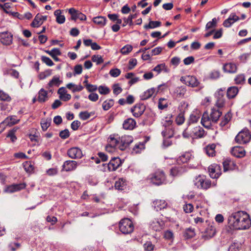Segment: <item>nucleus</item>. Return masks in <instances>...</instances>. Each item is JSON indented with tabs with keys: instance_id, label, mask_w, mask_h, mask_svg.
Here are the masks:
<instances>
[{
	"instance_id": "obj_23",
	"label": "nucleus",
	"mask_w": 251,
	"mask_h": 251,
	"mask_svg": "<svg viewBox=\"0 0 251 251\" xmlns=\"http://www.w3.org/2000/svg\"><path fill=\"white\" fill-rule=\"evenodd\" d=\"M231 154L236 157L241 158L245 155V151L243 147H234L231 151Z\"/></svg>"
},
{
	"instance_id": "obj_24",
	"label": "nucleus",
	"mask_w": 251,
	"mask_h": 251,
	"mask_svg": "<svg viewBox=\"0 0 251 251\" xmlns=\"http://www.w3.org/2000/svg\"><path fill=\"white\" fill-rule=\"evenodd\" d=\"M239 20V17L237 16L235 13H233L231 14L227 19L224 21L223 25L225 27H229L232 24Z\"/></svg>"
},
{
	"instance_id": "obj_13",
	"label": "nucleus",
	"mask_w": 251,
	"mask_h": 251,
	"mask_svg": "<svg viewBox=\"0 0 251 251\" xmlns=\"http://www.w3.org/2000/svg\"><path fill=\"white\" fill-rule=\"evenodd\" d=\"M13 35L8 31L0 33V42L4 45H10L12 44Z\"/></svg>"
},
{
	"instance_id": "obj_29",
	"label": "nucleus",
	"mask_w": 251,
	"mask_h": 251,
	"mask_svg": "<svg viewBox=\"0 0 251 251\" xmlns=\"http://www.w3.org/2000/svg\"><path fill=\"white\" fill-rule=\"evenodd\" d=\"M223 69L226 73H235L237 70V67L236 64H224Z\"/></svg>"
},
{
	"instance_id": "obj_34",
	"label": "nucleus",
	"mask_w": 251,
	"mask_h": 251,
	"mask_svg": "<svg viewBox=\"0 0 251 251\" xmlns=\"http://www.w3.org/2000/svg\"><path fill=\"white\" fill-rule=\"evenodd\" d=\"M46 52L50 54L55 61H59V58L57 56L61 54V52L59 49L54 48L51 50H46Z\"/></svg>"
},
{
	"instance_id": "obj_35",
	"label": "nucleus",
	"mask_w": 251,
	"mask_h": 251,
	"mask_svg": "<svg viewBox=\"0 0 251 251\" xmlns=\"http://www.w3.org/2000/svg\"><path fill=\"white\" fill-rule=\"evenodd\" d=\"M93 21L94 23L100 26H103L105 25L107 20L105 17L98 16L94 17L93 19Z\"/></svg>"
},
{
	"instance_id": "obj_12",
	"label": "nucleus",
	"mask_w": 251,
	"mask_h": 251,
	"mask_svg": "<svg viewBox=\"0 0 251 251\" xmlns=\"http://www.w3.org/2000/svg\"><path fill=\"white\" fill-rule=\"evenodd\" d=\"M120 138V145L119 149L120 150H125L133 141L132 136L125 135Z\"/></svg>"
},
{
	"instance_id": "obj_16",
	"label": "nucleus",
	"mask_w": 251,
	"mask_h": 251,
	"mask_svg": "<svg viewBox=\"0 0 251 251\" xmlns=\"http://www.w3.org/2000/svg\"><path fill=\"white\" fill-rule=\"evenodd\" d=\"M67 154L72 159H79L83 156L81 150L77 147L69 149L67 151Z\"/></svg>"
},
{
	"instance_id": "obj_7",
	"label": "nucleus",
	"mask_w": 251,
	"mask_h": 251,
	"mask_svg": "<svg viewBox=\"0 0 251 251\" xmlns=\"http://www.w3.org/2000/svg\"><path fill=\"white\" fill-rule=\"evenodd\" d=\"M225 88H220L218 89L214 94V96L216 99V105L218 108L223 107L225 105Z\"/></svg>"
},
{
	"instance_id": "obj_2",
	"label": "nucleus",
	"mask_w": 251,
	"mask_h": 251,
	"mask_svg": "<svg viewBox=\"0 0 251 251\" xmlns=\"http://www.w3.org/2000/svg\"><path fill=\"white\" fill-rule=\"evenodd\" d=\"M222 115V112L217 108H213L210 115L207 112H204L202 115L201 123L203 126L207 128H210L213 124H215L218 121Z\"/></svg>"
},
{
	"instance_id": "obj_5",
	"label": "nucleus",
	"mask_w": 251,
	"mask_h": 251,
	"mask_svg": "<svg viewBox=\"0 0 251 251\" xmlns=\"http://www.w3.org/2000/svg\"><path fill=\"white\" fill-rule=\"evenodd\" d=\"M119 229L123 234L131 233L134 229V226L132 221L128 218L121 220L119 223Z\"/></svg>"
},
{
	"instance_id": "obj_1",
	"label": "nucleus",
	"mask_w": 251,
	"mask_h": 251,
	"mask_svg": "<svg viewBox=\"0 0 251 251\" xmlns=\"http://www.w3.org/2000/svg\"><path fill=\"white\" fill-rule=\"evenodd\" d=\"M228 224L231 228L245 230L250 228L251 220L249 214L243 211L233 213L228 218Z\"/></svg>"
},
{
	"instance_id": "obj_64",
	"label": "nucleus",
	"mask_w": 251,
	"mask_h": 251,
	"mask_svg": "<svg viewBox=\"0 0 251 251\" xmlns=\"http://www.w3.org/2000/svg\"><path fill=\"white\" fill-rule=\"evenodd\" d=\"M98 90L100 94L106 95L110 92L109 89L106 86H100L98 88Z\"/></svg>"
},
{
	"instance_id": "obj_57",
	"label": "nucleus",
	"mask_w": 251,
	"mask_h": 251,
	"mask_svg": "<svg viewBox=\"0 0 251 251\" xmlns=\"http://www.w3.org/2000/svg\"><path fill=\"white\" fill-rule=\"evenodd\" d=\"M144 144L142 142H139L134 146L133 150L136 153H138L141 150L144 149Z\"/></svg>"
},
{
	"instance_id": "obj_33",
	"label": "nucleus",
	"mask_w": 251,
	"mask_h": 251,
	"mask_svg": "<svg viewBox=\"0 0 251 251\" xmlns=\"http://www.w3.org/2000/svg\"><path fill=\"white\" fill-rule=\"evenodd\" d=\"M48 92L43 88L41 89L38 92L37 98L38 101L41 103L44 102L48 100Z\"/></svg>"
},
{
	"instance_id": "obj_47",
	"label": "nucleus",
	"mask_w": 251,
	"mask_h": 251,
	"mask_svg": "<svg viewBox=\"0 0 251 251\" xmlns=\"http://www.w3.org/2000/svg\"><path fill=\"white\" fill-rule=\"evenodd\" d=\"M137 16L136 14L130 15L127 18H124V22L123 24V26H125L127 24L131 25L133 24L132 20L136 18Z\"/></svg>"
},
{
	"instance_id": "obj_11",
	"label": "nucleus",
	"mask_w": 251,
	"mask_h": 251,
	"mask_svg": "<svg viewBox=\"0 0 251 251\" xmlns=\"http://www.w3.org/2000/svg\"><path fill=\"white\" fill-rule=\"evenodd\" d=\"M180 81L185 85L194 88L199 86L200 82L193 75H186L181 77Z\"/></svg>"
},
{
	"instance_id": "obj_15",
	"label": "nucleus",
	"mask_w": 251,
	"mask_h": 251,
	"mask_svg": "<svg viewBox=\"0 0 251 251\" xmlns=\"http://www.w3.org/2000/svg\"><path fill=\"white\" fill-rule=\"evenodd\" d=\"M146 110V106L142 103H137L131 109L133 115L138 118L140 117Z\"/></svg>"
},
{
	"instance_id": "obj_22",
	"label": "nucleus",
	"mask_w": 251,
	"mask_h": 251,
	"mask_svg": "<svg viewBox=\"0 0 251 251\" xmlns=\"http://www.w3.org/2000/svg\"><path fill=\"white\" fill-rule=\"evenodd\" d=\"M224 171H233L237 169V166L234 161L226 159L223 163Z\"/></svg>"
},
{
	"instance_id": "obj_58",
	"label": "nucleus",
	"mask_w": 251,
	"mask_h": 251,
	"mask_svg": "<svg viewBox=\"0 0 251 251\" xmlns=\"http://www.w3.org/2000/svg\"><path fill=\"white\" fill-rule=\"evenodd\" d=\"M168 107L166 100L165 99H160L158 102V108L161 110H163Z\"/></svg>"
},
{
	"instance_id": "obj_42",
	"label": "nucleus",
	"mask_w": 251,
	"mask_h": 251,
	"mask_svg": "<svg viewBox=\"0 0 251 251\" xmlns=\"http://www.w3.org/2000/svg\"><path fill=\"white\" fill-rule=\"evenodd\" d=\"M191 157L192 154L190 152H186L179 156L178 161L185 163L191 158Z\"/></svg>"
},
{
	"instance_id": "obj_63",
	"label": "nucleus",
	"mask_w": 251,
	"mask_h": 251,
	"mask_svg": "<svg viewBox=\"0 0 251 251\" xmlns=\"http://www.w3.org/2000/svg\"><path fill=\"white\" fill-rule=\"evenodd\" d=\"M24 167L25 171L27 173H31L33 170V166L30 162H25L24 164Z\"/></svg>"
},
{
	"instance_id": "obj_46",
	"label": "nucleus",
	"mask_w": 251,
	"mask_h": 251,
	"mask_svg": "<svg viewBox=\"0 0 251 251\" xmlns=\"http://www.w3.org/2000/svg\"><path fill=\"white\" fill-rule=\"evenodd\" d=\"M51 119H42L41 121V126L43 131H46L50 126L51 123Z\"/></svg>"
},
{
	"instance_id": "obj_8",
	"label": "nucleus",
	"mask_w": 251,
	"mask_h": 251,
	"mask_svg": "<svg viewBox=\"0 0 251 251\" xmlns=\"http://www.w3.org/2000/svg\"><path fill=\"white\" fill-rule=\"evenodd\" d=\"M172 96L176 99H185L189 96V93L186 87L183 86H178L174 89Z\"/></svg>"
},
{
	"instance_id": "obj_3",
	"label": "nucleus",
	"mask_w": 251,
	"mask_h": 251,
	"mask_svg": "<svg viewBox=\"0 0 251 251\" xmlns=\"http://www.w3.org/2000/svg\"><path fill=\"white\" fill-rule=\"evenodd\" d=\"M205 135L204 130L200 126L193 127L189 126L183 132V136L185 138H202Z\"/></svg>"
},
{
	"instance_id": "obj_45",
	"label": "nucleus",
	"mask_w": 251,
	"mask_h": 251,
	"mask_svg": "<svg viewBox=\"0 0 251 251\" xmlns=\"http://www.w3.org/2000/svg\"><path fill=\"white\" fill-rule=\"evenodd\" d=\"M155 92V89L154 88H151L147 90L141 96L142 100H146L150 98Z\"/></svg>"
},
{
	"instance_id": "obj_37",
	"label": "nucleus",
	"mask_w": 251,
	"mask_h": 251,
	"mask_svg": "<svg viewBox=\"0 0 251 251\" xmlns=\"http://www.w3.org/2000/svg\"><path fill=\"white\" fill-rule=\"evenodd\" d=\"M4 75H10L11 76L17 78L19 76V73L15 70L12 69L4 68L3 70Z\"/></svg>"
},
{
	"instance_id": "obj_18",
	"label": "nucleus",
	"mask_w": 251,
	"mask_h": 251,
	"mask_svg": "<svg viewBox=\"0 0 251 251\" xmlns=\"http://www.w3.org/2000/svg\"><path fill=\"white\" fill-rule=\"evenodd\" d=\"M25 187L26 184L25 183L13 184L7 186L5 189V191L7 193H12L23 190L25 189Z\"/></svg>"
},
{
	"instance_id": "obj_20",
	"label": "nucleus",
	"mask_w": 251,
	"mask_h": 251,
	"mask_svg": "<svg viewBox=\"0 0 251 251\" xmlns=\"http://www.w3.org/2000/svg\"><path fill=\"white\" fill-rule=\"evenodd\" d=\"M47 20V16H42L38 13L35 16L30 25L33 27H38Z\"/></svg>"
},
{
	"instance_id": "obj_51",
	"label": "nucleus",
	"mask_w": 251,
	"mask_h": 251,
	"mask_svg": "<svg viewBox=\"0 0 251 251\" xmlns=\"http://www.w3.org/2000/svg\"><path fill=\"white\" fill-rule=\"evenodd\" d=\"M231 119V115L229 113H227L220 122V125L221 127L225 126L230 121Z\"/></svg>"
},
{
	"instance_id": "obj_17",
	"label": "nucleus",
	"mask_w": 251,
	"mask_h": 251,
	"mask_svg": "<svg viewBox=\"0 0 251 251\" xmlns=\"http://www.w3.org/2000/svg\"><path fill=\"white\" fill-rule=\"evenodd\" d=\"M121 164L122 161L119 157H113L107 164L108 170L109 171H114L119 168Z\"/></svg>"
},
{
	"instance_id": "obj_60",
	"label": "nucleus",
	"mask_w": 251,
	"mask_h": 251,
	"mask_svg": "<svg viewBox=\"0 0 251 251\" xmlns=\"http://www.w3.org/2000/svg\"><path fill=\"white\" fill-rule=\"evenodd\" d=\"M0 100L9 101L11 100V98L7 94L0 90Z\"/></svg>"
},
{
	"instance_id": "obj_32",
	"label": "nucleus",
	"mask_w": 251,
	"mask_h": 251,
	"mask_svg": "<svg viewBox=\"0 0 251 251\" xmlns=\"http://www.w3.org/2000/svg\"><path fill=\"white\" fill-rule=\"evenodd\" d=\"M61 82L59 77L54 76L47 85L46 88L48 90H50L51 88L54 86L58 87Z\"/></svg>"
},
{
	"instance_id": "obj_4",
	"label": "nucleus",
	"mask_w": 251,
	"mask_h": 251,
	"mask_svg": "<svg viewBox=\"0 0 251 251\" xmlns=\"http://www.w3.org/2000/svg\"><path fill=\"white\" fill-rule=\"evenodd\" d=\"M172 123V120L170 119L166 120L162 122L164 129L162 130L161 133L164 138L170 139L174 135L175 130Z\"/></svg>"
},
{
	"instance_id": "obj_56",
	"label": "nucleus",
	"mask_w": 251,
	"mask_h": 251,
	"mask_svg": "<svg viewBox=\"0 0 251 251\" xmlns=\"http://www.w3.org/2000/svg\"><path fill=\"white\" fill-rule=\"evenodd\" d=\"M241 246L240 244L234 242L230 245L228 251H239Z\"/></svg>"
},
{
	"instance_id": "obj_6",
	"label": "nucleus",
	"mask_w": 251,
	"mask_h": 251,
	"mask_svg": "<svg viewBox=\"0 0 251 251\" xmlns=\"http://www.w3.org/2000/svg\"><path fill=\"white\" fill-rule=\"evenodd\" d=\"M195 185L198 188L207 189L211 186V181L204 176H199L194 180Z\"/></svg>"
},
{
	"instance_id": "obj_38",
	"label": "nucleus",
	"mask_w": 251,
	"mask_h": 251,
	"mask_svg": "<svg viewBox=\"0 0 251 251\" xmlns=\"http://www.w3.org/2000/svg\"><path fill=\"white\" fill-rule=\"evenodd\" d=\"M60 10H56L54 11V14L56 17V21L59 24H63L65 21V17L64 15H61Z\"/></svg>"
},
{
	"instance_id": "obj_40",
	"label": "nucleus",
	"mask_w": 251,
	"mask_h": 251,
	"mask_svg": "<svg viewBox=\"0 0 251 251\" xmlns=\"http://www.w3.org/2000/svg\"><path fill=\"white\" fill-rule=\"evenodd\" d=\"M153 70L159 74L161 72L167 73L169 71V69L165 66V64H158L154 69Z\"/></svg>"
},
{
	"instance_id": "obj_59",
	"label": "nucleus",
	"mask_w": 251,
	"mask_h": 251,
	"mask_svg": "<svg viewBox=\"0 0 251 251\" xmlns=\"http://www.w3.org/2000/svg\"><path fill=\"white\" fill-rule=\"evenodd\" d=\"M78 10H76L74 8H71L69 9V13L71 15V19L74 21H76L77 19Z\"/></svg>"
},
{
	"instance_id": "obj_43",
	"label": "nucleus",
	"mask_w": 251,
	"mask_h": 251,
	"mask_svg": "<svg viewBox=\"0 0 251 251\" xmlns=\"http://www.w3.org/2000/svg\"><path fill=\"white\" fill-rule=\"evenodd\" d=\"M161 25V23L159 21H150L148 24L144 25V28L148 29L150 28H154L160 26Z\"/></svg>"
},
{
	"instance_id": "obj_26",
	"label": "nucleus",
	"mask_w": 251,
	"mask_h": 251,
	"mask_svg": "<svg viewBox=\"0 0 251 251\" xmlns=\"http://www.w3.org/2000/svg\"><path fill=\"white\" fill-rule=\"evenodd\" d=\"M168 204L164 200H156L153 202V206L156 211L166 208Z\"/></svg>"
},
{
	"instance_id": "obj_53",
	"label": "nucleus",
	"mask_w": 251,
	"mask_h": 251,
	"mask_svg": "<svg viewBox=\"0 0 251 251\" xmlns=\"http://www.w3.org/2000/svg\"><path fill=\"white\" fill-rule=\"evenodd\" d=\"M51 74V70L48 69L46 70L44 72H42L39 73L38 75V78L40 79H44L47 77L50 76Z\"/></svg>"
},
{
	"instance_id": "obj_39",
	"label": "nucleus",
	"mask_w": 251,
	"mask_h": 251,
	"mask_svg": "<svg viewBox=\"0 0 251 251\" xmlns=\"http://www.w3.org/2000/svg\"><path fill=\"white\" fill-rule=\"evenodd\" d=\"M108 142L109 145L111 146H114L115 147H118L120 145V139L118 140L117 138L114 137V135H111L108 138Z\"/></svg>"
},
{
	"instance_id": "obj_9",
	"label": "nucleus",
	"mask_w": 251,
	"mask_h": 251,
	"mask_svg": "<svg viewBox=\"0 0 251 251\" xmlns=\"http://www.w3.org/2000/svg\"><path fill=\"white\" fill-rule=\"evenodd\" d=\"M165 175L162 171H156L150 177L151 182L156 185L163 184L165 181Z\"/></svg>"
},
{
	"instance_id": "obj_19",
	"label": "nucleus",
	"mask_w": 251,
	"mask_h": 251,
	"mask_svg": "<svg viewBox=\"0 0 251 251\" xmlns=\"http://www.w3.org/2000/svg\"><path fill=\"white\" fill-rule=\"evenodd\" d=\"M77 167V163L74 160L65 161L62 165V171L70 172L76 169Z\"/></svg>"
},
{
	"instance_id": "obj_50",
	"label": "nucleus",
	"mask_w": 251,
	"mask_h": 251,
	"mask_svg": "<svg viewBox=\"0 0 251 251\" xmlns=\"http://www.w3.org/2000/svg\"><path fill=\"white\" fill-rule=\"evenodd\" d=\"M195 235V232L194 228H188L185 229L184 236L187 238H191Z\"/></svg>"
},
{
	"instance_id": "obj_44",
	"label": "nucleus",
	"mask_w": 251,
	"mask_h": 251,
	"mask_svg": "<svg viewBox=\"0 0 251 251\" xmlns=\"http://www.w3.org/2000/svg\"><path fill=\"white\" fill-rule=\"evenodd\" d=\"M200 118V115L199 114L197 113L191 114L188 120L189 126H191V124L198 122Z\"/></svg>"
},
{
	"instance_id": "obj_49",
	"label": "nucleus",
	"mask_w": 251,
	"mask_h": 251,
	"mask_svg": "<svg viewBox=\"0 0 251 251\" xmlns=\"http://www.w3.org/2000/svg\"><path fill=\"white\" fill-rule=\"evenodd\" d=\"M17 130V128L14 127L12 129L9 131L7 137L10 138L12 142H15L17 140V137L15 135V133Z\"/></svg>"
},
{
	"instance_id": "obj_54",
	"label": "nucleus",
	"mask_w": 251,
	"mask_h": 251,
	"mask_svg": "<svg viewBox=\"0 0 251 251\" xmlns=\"http://www.w3.org/2000/svg\"><path fill=\"white\" fill-rule=\"evenodd\" d=\"M132 49L131 45H126L121 49V52L123 54H127L132 50Z\"/></svg>"
},
{
	"instance_id": "obj_62",
	"label": "nucleus",
	"mask_w": 251,
	"mask_h": 251,
	"mask_svg": "<svg viewBox=\"0 0 251 251\" xmlns=\"http://www.w3.org/2000/svg\"><path fill=\"white\" fill-rule=\"evenodd\" d=\"M235 83L237 84H241L245 82V78L244 75H238L234 79Z\"/></svg>"
},
{
	"instance_id": "obj_25",
	"label": "nucleus",
	"mask_w": 251,
	"mask_h": 251,
	"mask_svg": "<svg viewBox=\"0 0 251 251\" xmlns=\"http://www.w3.org/2000/svg\"><path fill=\"white\" fill-rule=\"evenodd\" d=\"M136 122L132 118H128L123 123V128L126 130H132L136 126Z\"/></svg>"
},
{
	"instance_id": "obj_28",
	"label": "nucleus",
	"mask_w": 251,
	"mask_h": 251,
	"mask_svg": "<svg viewBox=\"0 0 251 251\" xmlns=\"http://www.w3.org/2000/svg\"><path fill=\"white\" fill-rule=\"evenodd\" d=\"M184 172L185 169L182 166L178 165L170 170V174L173 176H176L182 174Z\"/></svg>"
},
{
	"instance_id": "obj_14",
	"label": "nucleus",
	"mask_w": 251,
	"mask_h": 251,
	"mask_svg": "<svg viewBox=\"0 0 251 251\" xmlns=\"http://www.w3.org/2000/svg\"><path fill=\"white\" fill-rule=\"evenodd\" d=\"M205 225H207V227L204 230L202 237L205 239H209L213 237L216 233V229L214 226V223L208 224L207 221H206Z\"/></svg>"
},
{
	"instance_id": "obj_61",
	"label": "nucleus",
	"mask_w": 251,
	"mask_h": 251,
	"mask_svg": "<svg viewBox=\"0 0 251 251\" xmlns=\"http://www.w3.org/2000/svg\"><path fill=\"white\" fill-rule=\"evenodd\" d=\"M144 248L147 251H152L154 249V246L151 241H147L144 244Z\"/></svg>"
},
{
	"instance_id": "obj_27",
	"label": "nucleus",
	"mask_w": 251,
	"mask_h": 251,
	"mask_svg": "<svg viewBox=\"0 0 251 251\" xmlns=\"http://www.w3.org/2000/svg\"><path fill=\"white\" fill-rule=\"evenodd\" d=\"M220 166L217 164L211 165L208 168V171L210 177L212 178H217L219 177V172H216V170H219Z\"/></svg>"
},
{
	"instance_id": "obj_41",
	"label": "nucleus",
	"mask_w": 251,
	"mask_h": 251,
	"mask_svg": "<svg viewBox=\"0 0 251 251\" xmlns=\"http://www.w3.org/2000/svg\"><path fill=\"white\" fill-rule=\"evenodd\" d=\"M216 148V145L212 144L208 145L205 148V151L207 154L209 156H213L215 155V149Z\"/></svg>"
},
{
	"instance_id": "obj_21",
	"label": "nucleus",
	"mask_w": 251,
	"mask_h": 251,
	"mask_svg": "<svg viewBox=\"0 0 251 251\" xmlns=\"http://www.w3.org/2000/svg\"><path fill=\"white\" fill-rule=\"evenodd\" d=\"M164 222L158 219H154L150 224V227L156 231H160L164 228Z\"/></svg>"
},
{
	"instance_id": "obj_30",
	"label": "nucleus",
	"mask_w": 251,
	"mask_h": 251,
	"mask_svg": "<svg viewBox=\"0 0 251 251\" xmlns=\"http://www.w3.org/2000/svg\"><path fill=\"white\" fill-rule=\"evenodd\" d=\"M19 122V120L17 119L16 116H11L7 117L2 123L5 126H11L17 124Z\"/></svg>"
},
{
	"instance_id": "obj_10",
	"label": "nucleus",
	"mask_w": 251,
	"mask_h": 251,
	"mask_svg": "<svg viewBox=\"0 0 251 251\" xmlns=\"http://www.w3.org/2000/svg\"><path fill=\"white\" fill-rule=\"evenodd\" d=\"M251 139V135L249 131L244 129L240 131L235 137V140L239 144H246L248 143Z\"/></svg>"
},
{
	"instance_id": "obj_48",
	"label": "nucleus",
	"mask_w": 251,
	"mask_h": 251,
	"mask_svg": "<svg viewBox=\"0 0 251 251\" xmlns=\"http://www.w3.org/2000/svg\"><path fill=\"white\" fill-rule=\"evenodd\" d=\"M114 100L112 99L106 100L102 103V108L104 110H108L114 105Z\"/></svg>"
},
{
	"instance_id": "obj_52",
	"label": "nucleus",
	"mask_w": 251,
	"mask_h": 251,
	"mask_svg": "<svg viewBox=\"0 0 251 251\" xmlns=\"http://www.w3.org/2000/svg\"><path fill=\"white\" fill-rule=\"evenodd\" d=\"M164 237L166 240L172 242L174 240L173 232L170 230H167L164 232Z\"/></svg>"
},
{
	"instance_id": "obj_36",
	"label": "nucleus",
	"mask_w": 251,
	"mask_h": 251,
	"mask_svg": "<svg viewBox=\"0 0 251 251\" xmlns=\"http://www.w3.org/2000/svg\"><path fill=\"white\" fill-rule=\"evenodd\" d=\"M126 185V181L125 179L122 178H119L115 183V189L117 190H123L124 189Z\"/></svg>"
},
{
	"instance_id": "obj_31",
	"label": "nucleus",
	"mask_w": 251,
	"mask_h": 251,
	"mask_svg": "<svg viewBox=\"0 0 251 251\" xmlns=\"http://www.w3.org/2000/svg\"><path fill=\"white\" fill-rule=\"evenodd\" d=\"M238 91V89L237 87H230L226 90V97L228 99H233L237 95Z\"/></svg>"
},
{
	"instance_id": "obj_55",
	"label": "nucleus",
	"mask_w": 251,
	"mask_h": 251,
	"mask_svg": "<svg viewBox=\"0 0 251 251\" xmlns=\"http://www.w3.org/2000/svg\"><path fill=\"white\" fill-rule=\"evenodd\" d=\"M217 20L215 18H213L212 21L208 22L205 26L206 30L210 29L217 26Z\"/></svg>"
}]
</instances>
